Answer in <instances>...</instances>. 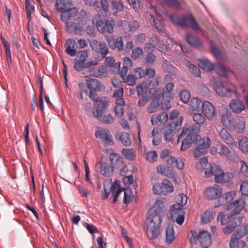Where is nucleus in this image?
Returning a JSON list of instances; mask_svg holds the SVG:
<instances>
[{
    "mask_svg": "<svg viewBox=\"0 0 248 248\" xmlns=\"http://www.w3.org/2000/svg\"><path fill=\"white\" fill-rule=\"evenodd\" d=\"M161 219L160 215L148 212L146 223L148 231V235L150 239H157L160 234L159 227Z\"/></svg>",
    "mask_w": 248,
    "mask_h": 248,
    "instance_id": "nucleus-1",
    "label": "nucleus"
},
{
    "mask_svg": "<svg viewBox=\"0 0 248 248\" xmlns=\"http://www.w3.org/2000/svg\"><path fill=\"white\" fill-rule=\"evenodd\" d=\"M172 22L181 27H190L193 30L199 31L200 28L191 15H187L179 17L178 16L171 14L170 16Z\"/></svg>",
    "mask_w": 248,
    "mask_h": 248,
    "instance_id": "nucleus-2",
    "label": "nucleus"
},
{
    "mask_svg": "<svg viewBox=\"0 0 248 248\" xmlns=\"http://www.w3.org/2000/svg\"><path fill=\"white\" fill-rule=\"evenodd\" d=\"M183 121V116H179L176 121L169 123L165 126L163 131L166 141L172 142L174 134L178 129H180Z\"/></svg>",
    "mask_w": 248,
    "mask_h": 248,
    "instance_id": "nucleus-3",
    "label": "nucleus"
},
{
    "mask_svg": "<svg viewBox=\"0 0 248 248\" xmlns=\"http://www.w3.org/2000/svg\"><path fill=\"white\" fill-rule=\"evenodd\" d=\"M94 136L100 139L105 147L113 146L114 141L109 130L102 127H97L95 130Z\"/></svg>",
    "mask_w": 248,
    "mask_h": 248,
    "instance_id": "nucleus-4",
    "label": "nucleus"
},
{
    "mask_svg": "<svg viewBox=\"0 0 248 248\" xmlns=\"http://www.w3.org/2000/svg\"><path fill=\"white\" fill-rule=\"evenodd\" d=\"M215 176V181L217 183H221L229 181V179L226 178L227 174H225L220 167L215 164H210V172L205 171V176L209 178L211 175Z\"/></svg>",
    "mask_w": 248,
    "mask_h": 248,
    "instance_id": "nucleus-5",
    "label": "nucleus"
},
{
    "mask_svg": "<svg viewBox=\"0 0 248 248\" xmlns=\"http://www.w3.org/2000/svg\"><path fill=\"white\" fill-rule=\"evenodd\" d=\"M198 145L194 151L193 154L195 158H199L205 155L211 145V141L209 137H205L198 141Z\"/></svg>",
    "mask_w": 248,
    "mask_h": 248,
    "instance_id": "nucleus-6",
    "label": "nucleus"
},
{
    "mask_svg": "<svg viewBox=\"0 0 248 248\" xmlns=\"http://www.w3.org/2000/svg\"><path fill=\"white\" fill-rule=\"evenodd\" d=\"M222 193V188L219 186L214 185L205 188L203 194L206 199L209 200H214L219 198Z\"/></svg>",
    "mask_w": 248,
    "mask_h": 248,
    "instance_id": "nucleus-7",
    "label": "nucleus"
},
{
    "mask_svg": "<svg viewBox=\"0 0 248 248\" xmlns=\"http://www.w3.org/2000/svg\"><path fill=\"white\" fill-rule=\"evenodd\" d=\"M179 207V205H173L170 208V214L171 219H175L178 224L182 225L185 219V212Z\"/></svg>",
    "mask_w": 248,
    "mask_h": 248,
    "instance_id": "nucleus-8",
    "label": "nucleus"
},
{
    "mask_svg": "<svg viewBox=\"0 0 248 248\" xmlns=\"http://www.w3.org/2000/svg\"><path fill=\"white\" fill-rule=\"evenodd\" d=\"M109 101L101 100L92 109L93 114L98 120L108 109Z\"/></svg>",
    "mask_w": 248,
    "mask_h": 248,
    "instance_id": "nucleus-9",
    "label": "nucleus"
},
{
    "mask_svg": "<svg viewBox=\"0 0 248 248\" xmlns=\"http://www.w3.org/2000/svg\"><path fill=\"white\" fill-rule=\"evenodd\" d=\"M109 101L101 100L92 109L93 114L98 120L108 109Z\"/></svg>",
    "mask_w": 248,
    "mask_h": 248,
    "instance_id": "nucleus-10",
    "label": "nucleus"
},
{
    "mask_svg": "<svg viewBox=\"0 0 248 248\" xmlns=\"http://www.w3.org/2000/svg\"><path fill=\"white\" fill-rule=\"evenodd\" d=\"M202 111L208 120L213 119L216 114L215 107L208 101H205L202 103Z\"/></svg>",
    "mask_w": 248,
    "mask_h": 248,
    "instance_id": "nucleus-11",
    "label": "nucleus"
},
{
    "mask_svg": "<svg viewBox=\"0 0 248 248\" xmlns=\"http://www.w3.org/2000/svg\"><path fill=\"white\" fill-rule=\"evenodd\" d=\"M90 45L93 49L100 53L103 58H105L108 53V48L104 42H99L95 40H93Z\"/></svg>",
    "mask_w": 248,
    "mask_h": 248,
    "instance_id": "nucleus-12",
    "label": "nucleus"
},
{
    "mask_svg": "<svg viewBox=\"0 0 248 248\" xmlns=\"http://www.w3.org/2000/svg\"><path fill=\"white\" fill-rule=\"evenodd\" d=\"M216 92L221 96L231 95L232 93H234L235 91L233 90L231 87H228L223 84L222 81H217L216 84Z\"/></svg>",
    "mask_w": 248,
    "mask_h": 248,
    "instance_id": "nucleus-13",
    "label": "nucleus"
},
{
    "mask_svg": "<svg viewBox=\"0 0 248 248\" xmlns=\"http://www.w3.org/2000/svg\"><path fill=\"white\" fill-rule=\"evenodd\" d=\"M78 11V10L77 7L70 8L62 11L61 15V20L65 22L70 20H75Z\"/></svg>",
    "mask_w": 248,
    "mask_h": 248,
    "instance_id": "nucleus-14",
    "label": "nucleus"
},
{
    "mask_svg": "<svg viewBox=\"0 0 248 248\" xmlns=\"http://www.w3.org/2000/svg\"><path fill=\"white\" fill-rule=\"evenodd\" d=\"M218 154L222 156H225L230 160H233L236 157L235 152L230 150L226 145L220 144L219 145Z\"/></svg>",
    "mask_w": 248,
    "mask_h": 248,
    "instance_id": "nucleus-15",
    "label": "nucleus"
},
{
    "mask_svg": "<svg viewBox=\"0 0 248 248\" xmlns=\"http://www.w3.org/2000/svg\"><path fill=\"white\" fill-rule=\"evenodd\" d=\"M200 138V136L195 133H189L186 137L182 141L180 148L181 151H184L190 147L191 145Z\"/></svg>",
    "mask_w": 248,
    "mask_h": 248,
    "instance_id": "nucleus-16",
    "label": "nucleus"
},
{
    "mask_svg": "<svg viewBox=\"0 0 248 248\" xmlns=\"http://www.w3.org/2000/svg\"><path fill=\"white\" fill-rule=\"evenodd\" d=\"M86 84L87 88L90 91H102L105 89L104 85L96 79H87L86 80Z\"/></svg>",
    "mask_w": 248,
    "mask_h": 248,
    "instance_id": "nucleus-17",
    "label": "nucleus"
},
{
    "mask_svg": "<svg viewBox=\"0 0 248 248\" xmlns=\"http://www.w3.org/2000/svg\"><path fill=\"white\" fill-rule=\"evenodd\" d=\"M199 241L203 248H207L212 243L211 234L206 231H200L199 232Z\"/></svg>",
    "mask_w": 248,
    "mask_h": 248,
    "instance_id": "nucleus-18",
    "label": "nucleus"
},
{
    "mask_svg": "<svg viewBox=\"0 0 248 248\" xmlns=\"http://www.w3.org/2000/svg\"><path fill=\"white\" fill-rule=\"evenodd\" d=\"M226 210L230 211V214L233 216L239 214L242 210L241 199L235 200L227 206Z\"/></svg>",
    "mask_w": 248,
    "mask_h": 248,
    "instance_id": "nucleus-19",
    "label": "nucleus"
},
{
    "mask_svg": "<svg viewBox=\"0 0 248 248\" xmlns=\"http://www.w3.org/2000/svg\"><path fill=\"white\" fill-rule=\"evenodd\" d=\"M246 121L241 116H238L233 120L232 126L239 133H243L245 130Z\"/></svg>",
    "mask_w": 248,
    "mask_h": 248,
    "instance_id": "nucleus-20",
    "label": "nucleus"
},
{
    "mask_svg": "<svg viewBox=\"0 0 248 248\" xmlns=\"http://www.w3.org/2000/svg\"><path fill=\"white\" fill-rule=\"evenodd\" d=\"M218 133L220 139L227 144L230 145L234 144L233 138L226 129L222 128Z\"/></svg>",
    "mask_w": 248,
    "mask_h": 248,
    "instance_id": "nucleus-21",
    "label": "nucleus"
},
{
    "mask_svg": "<svg viewBox=\"0 0 248 248\" xmlns=\"http://www.w3.org/2000/svg\"><path fill=\"white\" fill-rule=\"evenodd\" d=\"M168 119L167 114L162 112L157 115H153L151 118V123L153 125L164 124L167 122Z\"/></svg>",
    "mask_w": 248,
    "mask_h": 248,
    "instance_id": "nucleus-22",
    "label": "nucleus"
},
{
    "mask_svg": "<svg viewBox=\"0 0 248 248\" xmlns=\"http://www.w3.org/2000/svg\"><path fill=\"white\" fill-rule=\"evenodd\" d=\"M91 76L102 78L107 75V69L104 66H99L97 68H91L89 69Z\"/></svg>",
    "mask_w": 248,
    "mask_h": 248,
    "instance_id": "nucleus-23",
    "label": "nucleus"
},
{
    "mask_svg": "<svg viewBox=\"0 0 248 248\" xmlns=\"http://www.w3.org/2000/svg\"><path fill=\"white\" fill-rule=\"evenodd\" d=\"M165 91L162 88L155 89L152 88L149 90V95L151 99L155 98V99L159 100L163 99Z\"/></svg>",
    "mask_w": 248,
    "mask_h": 248,
    "instance_id": "nucleus-24",
    "label": "nucleus"
},
{
    "mask_svg": "<svg viewBox=\"0 0 248 248\" xmlns=\"http://www.w3.org/2000/svg\"><path fill=\"white\" fill-rule=\"evenodd\" d=\"M100 165V173L101 174L108 177L113 174L114 168L110 166L108 163L101 161Z\"/></svg>",
    "mask_w": 248,
    "mask_h": 248,
    "instance_id": "nucleus-25",
    "label": "nucleus"
},
{
    "mask_svg": "<svg viewBox=\"0 0 248 248\" xmlns=\"http://www.w3.org/2000/svg\"><path fill=\"white\" fill-rule=\"evenodd\" d=\"M156 170L158 173L170 178H172L175 177V173L169 167L159 165L156 167Z\"/></svg>",
    "mask_w": 248,
    "mask_h": 248,
    "instance_id": "nucleus-26",
    "label": "nucleus"
},
{
    "mask_svg": "<svg viewBox=\"0 0 248 248\" xmlns=\"http://www.w3.org/2000/svg\"><path fill=\"white\" fill-rule=\"evenodd\" d=\"M151 84V81H145L142 82L139 85L136 87V90L137 92V94L138 96H140L142 95L149 94V87Z\"/></svg>",
    "mask_w": 248,
    "mask_h": 248,
    "instance_id": "nucleus-27",
    "label": "nucleus"
},
{
    "mask_svg": "<svg viewBox=\"0 0 248 248\" xmlns=\"http://www.w3.org/2000/svg\"><path fill=\"white\" fill-rule=\"evenodd\" d=\"M109 160L111 162V166L114 169L118 168L123 164L122 158L119 155L115 153H111L109 155Z\"/></svg>",
    "mask_w": 248,
    "mask_h": 248,
    "instance_id": "nucleus-28",
    "label": "nucleus"
},
{
    "mask_svg": "<svg viewBox=\"0 0 248 248\" xmlns=\"http://www.w3.org/2000/svg\"><path fill=\"white\" fill-rule=\"evenodd\" d=\"M164 207V201L162 199H156L153 206L149 210L150 214L160 215Z\"/></svg>",
    "mask_w": 248,
    "mask_h": 248,
    "instance_id": "nucleus-29",
    "label": "nucleus"
},
{
    "mask_svg": "<svg viewBox=\"0 0 248 248\" xmlns=\"http://www.w3.org/2000/svg\"><path fill=\"white\" fill-rule=\"evenodd\" d=\"M75 41L72 39H68L65 44V52L71 57L74 56L76 54V50L75 48Z\"/></svg>",
    "mask_w": 248,
    "mask_h": 248,
    "instance_id": "nucleus-30",
    "label": "nucleus"
},
{
    "mask_svg": "<svg viewBox=\"0 0 248 248\" xmlns=\"http://www.w3.org/2000/svg\"><path fill=\"white\" fill-rule=\"evenodd\" d=\"M65 24L66 30L69 33L81 34L82 31V28L78 24L68 21L65 22Z\"/></svg>",
    "mask_w": 248,
    "mask_h": 248,
    "instance_id": "nucleus-31",
    "label": "nucleus"
},
{
    "mask_svg": "<svg viewBox=\"0 0 248 248\" xmlns=\"http://www.w3.org/2000/svg\"><path fill=\"white\" fill-rule=\"evenodd\" d=\"M72 5V2L70 0H57L55 2V7L59 12L66 10L68 6Z\"/></svg>",
    "mask_w": 248,
    "mask_h": 248,
    "instance_id": "nucleus-32",
    "label": "nucleus"
},
{
    "mask_svg": "<svg viewBox=\"0 0 248 248\" xmlns=\"http://www.w3.org/2000/svg\"><path fill=\"white\" fill-rule=\"evenodd\" d=\"M230 107L232 110L236 113H240L245 109V105L239 100H232L230 103Z\"/></svg>",
    "mask_w": 248,
    "mask_h": 248,
    "instance_id": "nucleus-33",
    "label": "nucleus"
},
{
    "mask_svg": "<svg viewBox=\"0 0 248 248\" xmlns=\"http://www.w3.org/2000/svg\"><path fill=\"white\" fill-rule=\"evenodd\" d=\"M175 232L173 226L171 224H169L166 229L165 241L168 244H170L174 239Z\"/></svg>",
    "mask_w": 248,
    "mask_h": 248,
    "instance_id": "nucleus-34",
    "label": "nucleus"
},
{
    "mask_svg": "<svg viewBox=\"0 0 248 248\" xmlns=\"http://www.w3.org/2000/svg\"><path fill=\"white\" fill-rule=\"evenodd\" d=\"M236 196V193L234 191H230L226 193H225L223 197V201L221 202V199H219L218 200V202H219V205H216L215 207H217L218 206L220 205L221 204H224L225 203H227L231 202Z\"/></svg>",
    "mask_w": 248,
    "mask_h": 248,
    "instance_id": "nucleus-35",
    "label": "nucleus"
},
{
    "mask_svg": "<svg viewBox=\"0 0 248 248\" xmlns=\"http://www.w3.org/2000/svg\"><path fill=\"white\" fill-rule=\"evenodd\" d=\"M162 188L163 192V194H166L168 193H171L173 191V186L171 182L167 179H164L162 181L161 183Z\"/></svg>",
    "mask_w": 248,
    "mask_h": 248,
    "instance_id": "nucleus-36",
    "label": "nucleus"
},
{
    "mask_svg": "<svg viewBox=\"0 0 248 248\" xmlns=\"http://www.w3.org/2000/svg\"><path fill=\"white\" fill-rule=\"evenodd\" d=\"M233 216L231 214H224V213H219L217 217V220L220 221L221 225H225L232 221Z\"/></svg>",
    "mask_w": 248,
    "mask_h": 248,
    "instance_id": "nucleus-37",
    "label": "nucleus"
},
{
    "mask_svg": "<svg viewBox=\"0 0 248 248\" xmlns=\"http://www.w3.org/2000/svg\"><path fill=\"white\" fill-rule=\"evenodd\" d=\"M198 65L200 68L206 71H211L214 69V65L208 60H200Z\"/></svg>",
    "mask_w": 248,
    "mask_h": 248,
    "instance_id": "nucleus-38",
    "label": "nucleus"
},
{
    "mask_svg": "<svg viewBox=\"0 0 248 248\" xmlns=\"http://www.w3.org/2000/svg\"><path fill=\"white\" fill-rule=\"evenodd\" d=\"M186 39L188 43L194 47H200L202 46V43L200 39L191 34L186 35Z\"/></svg>",
    "mask_w": 248,
    "mask_h": 248,
    "instance_id": "nucleus-39",
    "label": "nucleus"
},
{
    "mask_svg": "<svg viewBox=\"0 0 248 248\" xmlns=\"http://www.w3.org/2000/svg\"><path fill=\"white\" fill-rule=\"evenodd\" d=\"M201 100L197 97L192 98L190 102L189 109L191 112L197 111L200 108Z\"/></svg>",
    "mask_w": 248,
    "mask_h": 248,
    "instance_id": "nucleus-40",
    "label": "nucleus"
},
{
    "mask_svg": "<svg viewBox=\"0 0 248 248\" xmlns=\"http://www.w3.org/2000/svg\"><path fill=\"white\" fill-rule=\"evenodd\" d=\"M161 104V101L157 99H154L147 108V111L149 113H153L158 110Z\"/></svg>",
    "mask_w": 248,
    "mask_h": 248,
    "instance_id": "nucleus-41",
    "label": "nucleus"
},
{
    "mask_svg": "<svg viewBox=\"0 0 248 248\" xmlns=\"http://www.w3.org/2000/svg\"><path fill=\"white\" fill-rule=\"evenodd\" d=\"M99 17H94L93 19V23L95 25L97 29L100 33H104L106 30L103 21L98 19Z\"/></svg>",
    "mask_w": 248,
    "mask_h": 248,
    "instance_id": "nucleus-42",
    "label": "nucleus"
},
{
    "mask_svg": "<svg viewBox=\"0 0 248 248\" xmlns=\"http://www.w3.org/2000/svg\"><path fill=\"white\" fill-rule=\"evenodd\" d=\"M221 122L225 127H231L232 122L230 114L226 112L222 116Z\"/></svg>",
    "mask_w": 248,
    "mask_h": 248,
    "instance_id": "nucleus-43",
    "label": "nucleus"
},
{
    "mask_svg": "<svg viewBox=\"0 0 248 248\" xmlns=\"http://www.w3.org/2000/svg\"><path fill=\"white\" fill-rule=\"evenodd\" d=\"M200 125L193 124L191 125H188L183 128V133H195L197 134L200 130Z\"/></svg>",
    "mask_w": 248,
    "mask_h": 248,
    "instance_id": "nucleus-44",
    "label": "nucleus"
},
{
    "mask_svg": "<svg viewBox=\"0 0 248 248\" xmlns=\"http://www.w3.org/2000/svg\"><path fill=\"white\" fill-rule=\"evenodd\" d=\"M240 149L244 153H248V139L246 137H242L238 141Z\"/></svg>",
    "mask_w": 248,
    "mask_h": 248,
    "instance_id": "nucleus-45",
    "label": "nucleus"
},
{
    "mask_svg": "<svg viewBox=\"0 0 248 248\" xmlns=\"http://www.w3.org/2000/svg\"><path fill=\"white\" fill-rule=\"evenodd\" d=\"M122 153L125 158L129 160H133L136 156L135 152L132 149H123Z\"/></svg>",
    "mask_w": 248,
    "mask_h": 248,
    "instance_id": "nucleus-46",
    "label": "nucleus"
},
{
    "mask_svg": "<svg viewBox=\"0 0 248 248\" xmlns=\"http://www.w3.org/2000/svg\"><path fill=\"white\" fill-rule=\"evenodd\" d=\"M119 140H121L122 144L125 146H129L131 144L130 136L126 132L122 133L120 135Z\"/></svg>",
    "mask_w": 248,
    "mask_h": 248,
    "instance_id": "nucleus-47",
    "label": "nucleus"
},
{
    "mask_svg": "<svg viewBox=\"0 0 248 248\" xmlns=\"http://www.w3.org/2000/svg\"><path fill=\"white\" fill-rule=\"evenodd\" d=\"M143 53L142 48L140 47H137L132 50L131 57L133 60H136L143 57Z\"/></svg>",
    "mask_w": 248,
    "mask_h": 248,
    "instance_id": "nucleus-48",
    "label": "nucleus"
},
{
    "mask_svg": "<svg viewBox=\"0 0 248 248\" xmlns=\"http://www.w3.org/2000/svg\"><path fill=\"white\" fill-rule=\"evenodd\" d=\"M193 120L198 125H201L204 123L206 119L205 116L202 113L193 112Z\"/></svg>",
    "mask_w": 248,
    "mask_h": 248,
    "instance_id": "nucleus-49",
    "label": "nucleus"
},
{
    "mask_svg": "<svg viewBox=\"0 0 248 248\" xmlns=\"http://www.w3.org/2000/svg\"><path fill=\"white\" fill-rule=\"evenodd\" d=\"M240 169L239 171V174L243 177H248V166L243 161L240 160Z\"/></svg>",
    "mask_w": 248,
    "mask_h": 248,
    "instance_id": "nucleus-50",
    "label": "nucleus"
},
{
    "mask_svg": "<svg viewBox=\"0 0 248 248\" xmlns=\"http://www.w3.org/2000/svg\"><path fill=\"white\" fill-rule=\"evenodd\" d=\"M98 121L104 124H110L113 123L114 118L111 114L108 113L103 115Z\"/></svg>",
    "mask_w": 248,
    "mask_h": 248,
    "instance_id": "nucleus-51",
    "label": "nucleus"
},
{
    "mask_svg": "<svg viewBox=\"0 0 248 248\" xmlns=\"http://www.w3.org/2000/svg\"><path fill=\"white\" fill-rule=\"evenodd\" d=\"M187 196L184 194H180L177 198V203L174 205H179L180 207V208L183 210V206H185L187 203Z\"/></svg>",
    "mask_w": 248,
    "mask_h": 248,
    "instance_id": "nucleus-52",
    "label": "nucleus"
},
{
    "mask_svg": "<svg viewBox=\"0 0 248 248\" xmlns=\"http://www.w3.org/2000/svg\"><path fill=\"white\" fill-rule=\"evenodd\" d=\"M213 217V212L210 210L206 211L201 217V222L203 223H207L210 221Z\"/></svg>",
    "mask_w": 248,
    "mask_h": 248,
    "instance_id": "nucleus-53",
    "label": "nucleus"
},
{
    "mask_svg": "<svg viewBox=\"0 0 248 248\" xmlns=\"http://www.w3.org/2000/svg\"><path fill=\"white\" fill-rule=\"evenodd\" d=\"M124 82L128 86H133L135 85L137 80L136 78L133 74L128 75L123 78Z\"/></svg>",
    "mask_w": 248,
    "mask_h": 248,
    "instance_id": "nucleus-54",
    "label": "nucleus"
},
{
    "mask_svg": "<svg viewBox=\"0 0 248 248\" xmlns=\"http://www.w3.org/2000/svg\"><path fill=\"white\" fill-rule=\"evenodd\" d=\"M111 191L113 197L118 198L119 194L122 192L120 186L117 183H114L111 186Z\"/></svg>",
    "mask_w": 248,
    "mask_h": 248,
    "instance_id": "nucleus-55",
    "label": "nucleus"
},
{
    "mask_svg": "<svg viewBox=\"0 0 248 248\" xmlns=\"http://www.w3.org/2000/svg\"><path fill=\"white\" fill-rule=\"evenodd\" d=\"M156 58V56L153 53H147L144 58V61L145 63L152 65L155 61Z\"/></svg>",
    "mask_w": 248,
    "mask_h": 248,
    "instance_id": "nucleus-56",
    "label": "nucleus"
},
{
    "mask_svg": "<svg viewBox=\"0 0 248 248\" xmlns=\"http://www.w3.org/2000/svg\"><path fill=\"white\" fill-rule=\"evenodd\" d=\"M179 97L182 102L187 103L189 100L190 93L186 90L182 91L179 93Z\"/></svg>",
    "mask_w": 248,
    "mask_h": 248,
    "instance_id": "nucleus-57",
    "label": "nucleus"
},
{
    "mask_svg": "<svg viewBox=\"0 0 248 248\" xmlns=\"http://www.w3.org/2000/svg\"><path fill=\"white\" fill-rule=\"evenodd\" d=\"M208 163L207 157H203L196 164V168L200 170H202L206 167Z\"/></svg>",
    "mask_w": 248,
    "mask_h": 248,
    "instance_id": "nucleus-58",
    "label": "nucleus"
},
{
    "mask_svg": "<svg viewBox=\"0 0 248 248\" xmlns=\"http://www.w3.org/2000/svg\"><path fill=\"white\" fill-rule=\"evenodd\" d=\"M146 158L150 162L156 161L157 158L156 152L155 151L147 152L146 154Z\"/></svg>",
    "mask_w": 248,
    "mask_h": 248,
    "instance_id": "nucleus-59",
    "label": "nucleus"
},
{
    "mask_svg": "<svg viewBox=\"0 0 248 248\" xmlns=\"http://www.w3.org/2000/svg\"><path fill=\"white\" fill-rule=\"evenodd\" d=\"M164 1L169 7L179 9L181 6L180 3L178 0H164Z\"/></svg>",
    "mask_w": 248,
    "mask_h": 248,
    "instance_id": "nucleus-60",
    "label": "nucleus"
},
{
    "mask_svg": "<svg viewBox=\"0 0 248 248\" xmlns=\"http://www.w3.org/2000/svg\"><path fill=\"white\" fill-rule=\"evenodd\" d=\"M132 198L131 191L129 189H125L124 191V203L125 204L129 203L131 201Z\"/></svg>",
    "mask_w": 248,
    "mask_h": 248,
    "instance_id": "nucleus-61",
    "label": "nucleus"
},
{
    "mask_svg": "<svg viewBox=\"0 0 248 248\" xmlns=\"http://www.w3.org/2000/svg\"><path fill=\"white\" fill-rule=\"evenodd\" d=\"M74 67L78 71H81L83 68H86V62L78 60L75 62Z\"/></svg>",
    "mask_w": 248,
    "mask_h": 248,
    "instance_id": "nucleus-62",
    "label": "nucleus"
},
{
    "mask_svg": "<svg viewBox=\"0 0 248 248\" xmlns=\"http://www.w3.org/2000/svg\"><path fill=\"white\" fill-rule=\"evenodd\" d=\"M144 74V76L147 77L149 78H151L155 75V70L153 67H148L146 68Z\"/></svg>",
    "mask_w": 248,
    "mask_h": 248,
    "instance_id": "nucleus-63",
    "label": "nucleus"
},
{
    "mask_svg": "<svg viewBox=\"0 0 248 248\" xmlns=\"http://www.w3.org/2000/svg\"><path fill=\"white\" fill-rule=\"evenodd\" d=\"M240 191L243 195L248 197V181H244L241 184Z\"/></svg>",
    "mask_w": 248,
    "mask_h": 248,
    "instance_id": "nucleus-64",
    "label": "nucleus"
}]
</instances>
